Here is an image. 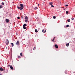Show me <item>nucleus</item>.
<instances>
[{"mask_svg":"<svg viewBox=\"0 0 75 75\" xmlns=\"http://www.w3.org/2000/svg\"><path fill=\"white\" fill-rule=\"evenodd\" d=\"M20 7H19L18 6H17V8L19 10H23L24 8V6H23V4H20Z\"/></svg>","mask_w":75,"mask_h":75,"instance_id":"nucleus-1","label":"nucleus"},{"mask_svg":"<svg viewBox=\"0 0 75 75\" xmlns=\"http://www.w3.org/2000/svg\"><path fill=\"white\" fill-rule=\"evenodd\" d=\"M8 39H6V45H8Z\"/></svg>","mask_w":75,"mask_h":75,"instance_id":"nucleus-2","label":"nucleus"},{"mask_svg":"<svg viewBox=\"0 0 75 75\" xmlns=\"http://www.w3.org/2000/svg\"><path fill=\"white\" fill-rule=\"evenodd\" d=\"M0 71H4V69H3V68L2 67H0Z\"/></svg>","mask_w":75,"mask_h":75,"instance_id":"nucleus-3","label":"nucleus"},{"mask_svg":"<svg viewBox=\"0 0 75 75\" xmlns=\"http://www.w3.org/2000/svg\"><path fill=\"white\" fill-rule=\"evenodd\" d=\"M19 44H20V42H19V41H17L16 42V45H19Z\"/></svg>","mask_w":75,"mask_h":75,"instance_id":"nucleus-4","label":"nucleus"},{"mask_svg":"<svg viewBox=\"0 0 75 75\" xmlns=\"http://www.w3.org/2000/svg\"><path fill=\"white\" fill-rule=\"evenodd\" d=\"M54 47H55V48H58V45H54Z\"/></svg>","mask_w":75,"mask_h":75,"instance_id":"nucleus-5","label":"nucleus"},{"mask_svg":"<svg viewBox=\"0 0 75 75\" xmlns=\"http://www.w3.org/2000/svg\"><path fill=\"white\" fill-rule=\"evenodd\" d=\"M6 23H8V22H9V20H8V19H6Z\"/></svg>","mask_w":75,"mask_h":75,"instance_id":"nucleus-6","label":"nucleus"},{"mask_svg":"<svg viewBox=\"0 0 75 75\" xmlns=\"http://www.w3.org/2000/svg\"><path fill=\"white\" fill-rule=\"evenodd\" d=\"M69 43H67L66 44V45L67 47H68V46H69Z\"/></svg>","mask_w":75,"mask_h":75,"instance_id":"nucleus-7","label":"nucleus"},{"mask_svg":"<svg viewBox=\"0 0 75 75\" xmlns=\"http://www.w3.org/2000/svg\"><path fill=\"white\" fill-rule=\"evenodd\" d=\"M25 20H28V17H27V16H25Z\"/></svg>","mask_w":75,"mask_h":75,"instance_id":"nucleus-8","label":"nucleus"},{"mask_svg":"<svg viewBox=\"0 0 75 75\" xmlns=\"http://www.w3.org/2000/svg\"><path fill=\"white\" fill-rule=\"evenodd\" d=\"M10 68L11 69H13V67H12V66H10Z\"/></svg>","mask_w":75,"mask_h":75,"instance_id":"nucleus-9","label":"nucleus"},{"mask_svg":"<svg viewBox=\"0 0 75 75\" xmlns=\"http://www.w3.org/2000/svg\"><path fill=\"white\" fill-rule=\"evenodd\" d=\"M67 21H68V23H69L71 21V20H70V19H67Z\"/></svg>","mask_w":75,"mask_h":75,"instance_id":"nucleus-10","label":"nucleus"},{"mask_svg":"<svg viewBox=\"0 0 75 75\" xmlns=\"http://www.w3.org/2000/svg\"><path fill=\"white\" fill-rule=\"evenodd\" d=\"M23 28L24 29H26V28L25 27V26H23Z\"/></svg>","mask_w":75,"mask_h":75,"instance_id":"nucleus-11","label":"nucleus"},{"mask_svg":"<svg viewBox=\"0 0 75 75\" xmlns=\"http://www.w3.org/2000/svg\"><path fill=\"white\" fill-rule=\"evenodd\" d=\"M23 26L25 27V26H27V24H24L23 25Z\"/></svg>","mask_w":75,"mask_h":75,"instance_id":"nucleus-12","label":"nucleus"},{"mask_svg":"<svg viewBox=\"0 0 75 75\" xmlns=\"http://www.w3.org/2000/svg\"><path fill=\"white\" fill-rule=\"evenodd\" d=\"M11 44L12 45V47H13V46H14V44H13V43H11Z\"/></svg>","mask_w":75,"mask_h":75,"instance_id":"nucleus-13","label":"nucleus"},{"mask_svg":"<svg viewBox=\"0 0 75 75\" xmlns=\"http://www.w3.org/2000/svg\"><path fill=\"white\" fill-rule=\"evenodd\" d=\"M66 14H67L68 13V11H66Z\"/></svg>","mask_w":75,"mask_h":75,"instance_id":"nucleus-14","label":"nucleus"},{"mask_svg":"<svg viewBox=\"0 0 75 75\" xmlns=\"http://www.w3.org/2000/svg\"><path fill=\"white\" fill-rule=\"evenodd\" d=\"M56 18V16H53L54 19H55Z\"/></svg>","mask_w":75,"mask_h":75,"instance_id":"nucleus-15","label":"nucleus"},{"mask_svg":"<svg viewBox=\"0 0 75 75\" xmlns=\"http://www.w3.org/2000/svg\"><path fill=\"white\" fill-rule=\"evenodd\" d=\"M35 31L36 33H37V32H38V31L37 30V29L35 30Z\"/></svg>","mask_w":75,"mask_h":75,"instance_id":"nucleus-16","label":"nucleus"},{"mask_svg":"<svg viewBox=\"0 0 75 75\" xmlns=\"http://www.w3.org/2000/svg\"><path fill=\"white\" fill-rule=\"evenodd\" d=\"M25 21L26 23H28V20H25Z\"/></svg>","mask_w":75,"mask_h":75,"instance_id":"nucleus-17","label":"nucleus"},{"mask_svg":"<svg viewBox=\"0 0 75 75\" xmlns=\"http://www.w3.org/2000/svg\"><path fill=\"white\" fill-rule=\"evenodd\" d=\"M22 53H21L20 55H21V57H23V55H22Z\"/></svg>","mask_w":75,"mask_h":75,"instance_id":"nucleus-18","label":"nucleus"},{"mask_svg":"<svg viewBox=\"0 0 75 75\" xmlns=\"http://www.w3.org/2000/svg\"><path fill=\"white\" fill-rule=\"evenodd\" d=\"M50 5H52V2H50Z\"/></svg>","mask_w":75,"mask_h":75,"instance_id":"nucleus-19","label":"nucleus"},{"mask_svg":"<svg viewBox=\"0 0 75 75\" xmlns=\"http://www.w3.org/2000/svg\"><path fill=\"white\" fill-rule=\"evenodd\" d=\"M52 41L53 42H55L54 40V39H53L52 40Z\"/></svg>","mask_w":75,"mask_h":75,"instance_id":"nucleus-20","label":"nucleus"},{"mask_svg":"<svg viewBox=\"0 0 75 75\" xmlns=\"http://www.w3.org/2000/svg\"><path fill=\"white\" fill-rule=\"evenodd\" d=\"M1 4H2V5H4V2H2Z\"/></svg>","mask_w":75,"mask_h":75,"instance_id":"nucleus-21","label":"nucleus"},{"mask_svg":"<svg viewBox=\"0 0 75 75\" xmlns=\"http://www.w3.org/2000/svg\"><path fill=\"white\" fill-rule=\"evenodd\" d=\"M3 8L2 6H0V8Z\"/></svg>","mask_w":75,"mask_h":75,"instance_id":"nucleus-22","label":"nucleus"},{"mask_svg":"<svg viewBox=\"0 0 75 75\" xmlns=\"http://www.w3.org/2000/svg\"><path fill=\"white\" fill-rule=\"evenodd\" d=\"M38 8L37 7H35V8H34V10H36V9H37Z\"/></svg>","mask_w":75,"mask_h":75,"instance_id":"nucleus-23","label":"nucleus"},{"mask_svg":"<svg viewBox=\"0 0 75 75\" xmlns=\"http://www.w3.org/2000/svg\"><path fill=\"white\" fill-rule=\"evenodd\" d=\"M65 6H66V7H67L68 6V5H66H66H65Z\"/></svg>","mask_w":75,"mask_h":75,"instance_id":"nucleus-24","label":"nucleus"},{"mask_svg":"<svg viewBox=\"0 0 75 75\" xmlns=\"http://www.w3.org/2000/svg\"><path fill=\"white\" fill-rule=\"evenodd\" d=\"M66 27H69V25H66Z\"/></svg>","mask_w":75,"mask_h":75,"instance_id":"nucleus-25","label":"nucleus"},{"mask_svg":"<svg viewBox=\"0 0 75 75\" xmlns=\"http://www.w3.org/2000/svg\"><path fill=\"white\" fill-rule=\"evenodd\" d=\"M17 18L18 19H20V18L19 17H17Z\"/></svg>","mask_w":75,"mask_h":75,"instance_id":"nucleus-26","label":"nucleus"},{"mask_svg":"<svg viewBox=\"0 0 75 75\" xmlns=\"http://www.w3.org/2000/svg\"><path fill=\"white\" fill-rule=\"evenodd\" d=\"M51 7H54V6L52 5L51 6Z\"/></svg>","mask_w":75,"mask_h":75,"instance_id":"nucleus-27","label":"nucleus"},{"mask_svg":"<svg viewBox=\"0 0 75 75\" xmlns=\"http://www.w3.org/2000/svg\"><path fill=\"white\" fill-rule=\"evenodd\" d=\"M46 30H45V31H44V33H46Z\"/></svg>","mask_w":75,"mask_h":75,"instance_id":"nucleus-28","label":"nucleus"},{"mask_svg":"<svg viewBox=\"0 0 75 75\" xmlns=\"http://www.w3.org/2000/svg\"><path fill=\"white\" fill-rule=\"evenodd\" d=\"M72 20H74V18H72Z\"/></svg>","mask_w":75,"mask_h":75,"instance_id":"nucleus-29","label":"nucleus"},{"mask_svg":"<svg viewBox=\"0 0 75 75\" xmlns=\"http://www.w3.org/2000/svg\"><path fill=\"white\" fill-rule=\"evenodd\" d=\"M35 47H34V48H33V50H35Z\"/></svg>","mask_w":75,"mask_h":75,"instance_id":"nucleus-30","label":"nucleus"},{"mask_svg":"<svg viewBox=\"0 0 75 75\" xmlns=\"http://www.w3.org/2000/svg\"><path fill=\"white\" fill-rule=\"evenodd\" d=\"M42 33H44V30H42Z\"/></svg>","mask_w":75,"mask_h":75,"instance_id":"nucleus-31","label":"nucleus"},{"mask_svg":"<svg viewBox=\"0 0 75 75\" xmlns=\"http://www.w3.org/2000/svg\"><path fill=\"white\" fill-rule=\"evenodd\" d=\"M67 70H66L65 71V74H67V72H66V71H67Z\"/></svg>","mask_w":75,"mask_h":75,"instance_id":"nucleus-32","label":"nucleus"},{"mask_svg":"<svg viewBox=\"0 0 75 75\" xmlns=\"http://www.w3.org/2000/svg\"><path fill=\"white\" fill-rule=\"evenodd\" d=\"M18 58H21V57H20V56H18Z\"/></svg>","mask_w":75,"mask_h":75,"instance_id":"nucleus-33","label":"nucleus"},{"mask_svg":"<svg viewBox=\"0 0 75 75\" xmlns=\"http://www.w3.org/2000/svg\"><path fill=\"white\" fill-rule=\"evenodd\" d=\"M38 30H40V28H38Z\"/></svg>","mask_w":75,"mask_h":75,"instance_id":"nucleus-34","label":"nucleus"},{"mask_svg":"<svg viewBox=\"0 0 75 75\" xmlns=\"http://www.w3.org/2000/svg\"><path fill=\"white\" fill-rule=\"evenodd\" d=\"M55 37H54V39H55Z\"/></svg>","mask_w":75,"mask_h":75,"instance_id":"nucleus-35","label":"nucleus"},{"mask_svg":"<svg viewBox=\"0 0 75 75\" xmlns=\"http://www.w3.org/2000/svg\"><path fill=\"white\" fill-rule=\"evenodd\" d=\"M22 18H23V17H22Z\"/></svg>","mask_w":75,"mask_h":75,"instance_id":"nucleus-36","label":"nucleus"},{"mask_svg":"<svg viewBox=\"0 0 75 75\" xmlns=\"http://www.w3.org/2000/svg\"><path fill=\"white\" fill-rule=\"evenodd\" d=\"M2 75V74H1V75Z\"/></svg>","mask_w":75,"mask_h":75,"instance_id":"nucleus-37","label":"nucleus"},{"mask_svg":"<svg viewBox=\"0 0 75 75\" xmlns=\"http://www.w3.org/2000/svg\"><path fill=\"white\" fill-rule=\"evenodd\" d=\"M38 6H39V4H38Z\"/></svg>","mask_w":75,"mask_h":75,"instance_id":"nucleus-38","label":"nucleus"},{"mask_svg":"<svg viewBox=\"0 0 75 75\" xmlns=\"http://www.w3.org/2000/svg\"><path fill=\"white\" fill-rule=\"evenodd\" d=\"M28 38H29V37Z\"/></svg>","mask_w":75,"mask_h":75,"instance_id":"nucleus-39","label":"nucleus"}]
</instances>
